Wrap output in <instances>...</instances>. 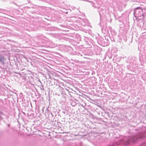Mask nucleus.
<instances>
[{
  "mask_svg": "<svg viewBox=\"0 0 146 146\" xmlns=\"http://www.w3.org/2000/svg\"><path fill=\"white\" fill-rule=\"evenodd\" d=\"M0 61L2 63H3L4 61V58L3 56L0 57Z\"/></svg>",
  "mask_w": 146,
  "mask_h": 146,
  "instance_id": "nucleus-1",
  "label": "nucleus"
}]
</instances>
